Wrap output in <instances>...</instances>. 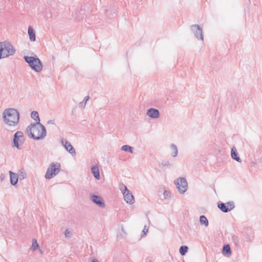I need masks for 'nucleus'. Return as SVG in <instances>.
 <instances>
[{
    "label": "nucleus",
    "instance_id": "aec40b11",
    "mask_svg": "<svg viewBox=\"0 0 262 262\" xmlns=\"http://www.w3.org/2000/svg\"><path fill=\"white\" fill-rule=\"evenodd\" d=\"M31 118L35 120L36 122H40V119L37 112L33 111L31 114Z\"/></svg>",
    "mask_w": 262,
    "mask_h": 262
},
{
    "label": "nucleus",
    "instance_id": "9d476101",
    "mask_svg": "<svg viewBox=\"0 0 262 262\" xmlns=\"http://www.w3.org/2000/svg\"><path fill=\"white\" fill-rule=\"evenodd\" d=\"M90 200L100 207L104 208L105 206L104 202L100 196L92 194L90 195Z\"/></svg>",
    "mask_w": 262,
    "mask_h": 262
},
{
    "label": "nucleus",
    "instance_id": "4468645a",
    "mask_svg": "<svg viewBox=\"0 0 262 262\" xmlns=\"http://www.w3.org/2000/svg\"><path fill=\"white\" fill-rule=\"evenodd\" d=\"M231 156L233 159L235 160V161L241 162L242 160L239 158V157L238 156V152L237 151L236 148L235 147H233L231 149Z\"/></svg>",
    "mask_w": 262,
    "mask_h": 262
},
{
    "label": "nucleus",
    "instance_id": "7ed1b4c3",
    "mask_svg": "<svg viewBox=\"0 0 262 262\" xmlns=\"http://www.w3.org/2000/svg\"><path fill=\"white\" fill-rule=\"evenodd\" d=\"M16 50L8 41L0 42V59L7 58L15 54Z\"/></svg>",
    "mask_w": 262,
    "mask_h": 262
},
{
    "label": "nucleus",
    "instance_id": "412c9836",
    "mask_svg": "<svg viewBox=\"0 0 262 262\" xmlns=\"http://www.w3.org/2000/svg\"><path fill=\"white\" fill-rule=\"evenodd\" d=\"M39 248L38 244L37 243V242L36 239L33 238L32 239V246L31 247V249L32 251H35Z\"/></svg>",
    "mask_w": 262,
    "mask_h": 262
},
{
    "label": "nucleus",
    "instance_id": "c756f323",
    "mask_svg": "<svg viewBox=\"0 0 262 262\" xmlns=\"http://www.w3.org/2000/svg\"><path fill=\"white\" fill-rule=\"evenodd\" d=\"M48 124H55V120H49L47 122Z\"/></svg>",
    "mask_w": 262,
    "mask_h": 262
},
{
    "label": "nucleus",
    "instance_id": "a878e982",
    "mask_svg": "<svg viewBox=\"0 0 262 262\" xmlns=\"http://www.w3.org/2000/svg\"><path fill=\"white\" fill-rule=\"evenodd\" d=\"M86 104V103H85V102H84L83 101H82V102H80V103H79L78 106L80 108L83 110V109H84V108L85 107Z\"/></svg>",
    "mask_w": 262,
    "mask_h": 262
},
{
    "label": "nucleus",
    "instance_id": "cd10ccee",
    "mask_svg": "<svg viewBox=\"0 0 262 262\" xmlns=\"http://www.w3.org/2000/svg\"><path fill=\"white\" fill-rule=\"evenodd\" d=\"M163 195L165 199H167L170 196L169 192L166 190H165L163 192Z\"/></svg>",
    "mask_w": 262,
    "mask_h": 262
},
{
    "label": "nucleus",
    "instance_id": "dca6fc26",
    "mask_svg": "<svg viewBox=\"0 0 262 262\" xmlns=\"http://www.w3.org/2000/svg\"><path fill=\"white\" fill-rule=\"evenodd\" d=\"M28 34L29 38L31 41H35L36 40L35 33L34 29L31 26L28 28Z\"/></svg>",
    "mask_w": 262,
    "mask_h": 262
},
{
    "label": "nucleus",
    "instance_id": "f257e3e1",
    "mask_svg": "<svg viewBox=\"0 0 262 262\" xmlns=\"http://www.w3.org/2000/svg\"><path fill=\"white\" fill-rule=\"evenodd\" d=\"M26 132L30 138L35 140L42 139L47 135L45 127L40 122L31 124L27 127Z\"/></svg>",
    "mask_w": 262,
    "mask_h": 262
},
{
    "label": "nucleus",
    "instance_id": "393cba45",
    "mask_svg": "<svg viewBox=\"0 0 262 262\" xmlns=\"http://www.w3.org/2000/svg\"><path fill=\"white\" fill-rule=\"evenodd\" d=\"M64 235L66 237L70 238L72 235V233L68 229H66L64 231Z\"/></svg>",
    "mask_w": 262,
    "mask_h": 262
},
{
    "label": "nucleus",
    "instance_id": "2eb2a0df",
    "mask_svg": "<svg viewBox=\"0 0 262 262\" xmlns=\"http://www.w3.org/2000/svg\"><path fill=\"white\" fill-rule=\"evenodd\" d=\"M10 182L12 185H15L18 182V174L16 173L13 172L11 171H9Z\"/></svg>",
    "mask_w": 262,
    "mask_h": 262
},
{
    "label": "nucleus",
    "instance_id": "0eeeda50",
    "mask_svg": "<svg viewBox=\"0 0 262 262\" xmlns=\"http://www.w3.org/2000/svg\"><path fill=\"white\" fill-rule=\"evenodd\" d=\"M25 141L23 133L20 131H17L14 136L13 144L14 146L17 149H20V146Z\"/></svg>",
    "mask_w": 262,
    "mask_h": 262
},
{
    "label": "nucleus",
    "instance_id": "a211bd4d",
    "mask_svg": "<svg viewBox=\"0 0 262 262\" xmlns=\"http://www.w3.org/2000/svg\"><path fill=\"white\" fill-rule=\"evenodd\" d=\"M91 171L94 177L97 179H100V173L99 168L97 166H94L91 168Z\"/></svg>",
    "mask_w": 262,
    "mask_h": 262
},
{
    "label": "nucleus",
    "instance_id": "b1692460",
    "mask_svg": "<svg viewBox=\"0 0 262 262\" xmlns=\"http://www.w3.org/2000/svg\"><path fill=\"white\" fill-rule=\"evenodd\" d=\"M188 247L187 246H183L180 248V253L181 255H184L187 252L188 250Z\"/></svg>",
    "mask_w": 262,
    "mask_h": 262
},
{
    "label": "nucleus",
    "instance_id": "f03ea898",
    "mask_svg": "<svg viewBox=\"0 0 262 262\" xmlns=\"http://www.w3.org/2000/svg\"><path fill=\"white\" fill-rule=\"evenodd\" d=\"M3 118L7 125L14 126L19 123V114L16 109L7 108L3 113Z\"/></svg>",
    "mask_w": 262,
    "mask_h": 262
},
{
    "label": "nucleus",
    "instance_id": "5701e85b",
    "mask_svg": "<svg viewBox=\"0 0 262 262\" xmlns=\"http://www.w3.org/2000/svg\"><path fill=\"white\" fill-rule=\"evenodd\" d=\"M121 150L125 151H128L131 154L133 153V147L127 145L122 146Z\"/></svg>",
    "mask_w": 262,
    "mask_h": 262
},
{
    "label": "nucleus",
    "instance_id": "20e7f679",
    "mask_svg": "<svg viewBox=\"0 0 262 262\" xmlns=\"http://www.w3.org/2000/svg\"><path fill=\"white\" fill-rule=\"evenodd\" d=\"M32 54L34 56H25L24 59L33 70L36 72H40L43 68L42 63L36 55L34 53H32Z\"/></svg>",
    "mask_w": 262,
    "mask_h": 262
},
{
    "label": "nucleus",
    "instance_id": "4be33fe9",
    "mask_svg": "<svg viewBox=\"0 0 262 262\" xmlns=\"http://www.w3.org/2000/svg\"><path fill=\"white\" fill-rule=\"evenodd\" d=\"M222 252L223 254H230L231 253L230 247L229 245H225L223 247Z\"/></svg>",
    "mask_w": 262,
    "mask_h": 262
},
{
    "label": "nucleus",
    "instance_id": "c85d7f7f",
    "mask_svg": "<svg viewBox=\"0 0 262 262\" xmlns=\"http://www.w3.org/2000/svg\"><path fill=\"white\" fill-rule=\"evenodd\" d=\"M90 99V97L89 96H85L83 99V101L85 102V103H87L88 101Z\"/></svg>",
    "mask_w": 262,
    "mask_h": 262
},
{
    "label": "nucleus",
    "instance_id": "6e6552de",
    "mask_svg": "<svg viewBox=\"0 0 262 262\" xmlns=\"http://www.w3.org/2000/svg\"><path fill=\"white\" fill-rule=\"evenodd\" d=\"M191 30L194 35L195 37L202 42L204 41V36L203 34V30L198 25H193L191 26Z\"/></svg>",
    "mask_w": 262,
    "mask_h": 262
},
{
    "label": "nucleus",
    "instance_id": "bb28decb",
    "mask_svg": "<svg viewBox=\"0 0 262 262\" xmlns=\"http://www.w3.org/2000/svg\"><path fill=\"white\" fill-rule=\"evenodd\" d=\"M148 229L147 228V227L146 226H145L142 230V233H143L142 236H145L146 235L147 233L148 232Z\"/></svg>",
    "mask_w": 262,
    "mask_h": 262
},
{
    "label": "nucleus",
    "instance_id": "1a4fd4ad",
    "mask_svg": "<svg viewBox=\"0 0 262 262\" xmlns=\"http://www.w3.org/2000/svg\"><path fill=\"white\" fill-rule=\"evenodd\" d=\"M122 187L124 188L123 194L125 201L129 204H134L135 199L132 193L128 189L126 186L123 185Z\"/></svg>",
    "mask_w": 262,
    "mask_h": 262
},
{
    "label": "nucleus",
    "instance_id": "6ab92c4d",
    "mask_svg": "<svg viewBox=\"0 0 262 262\" xmlns=\"http://www.w3.org/2000/svg\"><path fill=\"white\" fill-rule=\"evenodd\" d=\"M200 222L202 225H204L205 227L208 226V220L204 215H201L200 217Z\"/></svg>",
    "mask_w": 262,
    "mask_h": 262
},
{
    "label": "nucleus",
    "instance_id": "9b49d317",
    "mask_svg": "<svg viewBox=\"0 0 262 262\" xmlns=\"http://www.w3.org/2000/svg\"><path fill=\"white\" fill-rule=\"evenodd\" d=\"M218 207L223 212H228L234 208V205L232 202H230L226 204L222 203L218 204Z\"/></svg>",
    "mask_w": 262,
    "mask_h": 262
},
{
    "label": "nucleus",
    "instance_id": "f8f14e48",
    "mask_svg": "<svg viewBox=\"0 0 262 262\" xmlns=\"http://www.w3.org/2000/svg\"><path fill=\"white\" fill-rule=\"evenodd\" d=\"M146 115L151 119H158L160 117L159 110L154 108H149L146 112Z\"/></svg>",
    "mask_w": 262,
    "mask_h": 262
},
{
    "label": "nucleus",
    "instance_id": "423d86ee",
    "mask_svg": "<svg viewBox=\"0 0 262 262\" xmlns=\"http://www.w3.org/2000/svg\"><path fill=\"white\" fill-rule=\"evenodd\" d=\"M175 184L180 193L183 194L187 190L188 183L185 178H179L177 179Z\"/></svg>",
    "mask_w": 262,
    "mask_h": 262
},
{
    "label": "nucleus",
    "instance_id": "ddd939ff",
    "mask_svg": "<svg viewBox=\"0 0 262 262\" xmlns=\"http://www.w3.org/2000/svg\"><path fill=\"white\" fill-rule=\"evenodd\" d=\"M61 143L62 145L66 149L67 151H68L71 154H72V155H76L75 150L70 142H69L67 140L62 139L61 140Z\"/></svg>",
    "mask_w": 262,
    "mask_h": 262
},
{
    "label": "nucleus",
    "instance_id": "7c9ffc66",
    "mask_svg": "<svg viewBox=\"0 0 262 262\" xmlns=\"http://www.w3.org/2000/svg\"><path fill=\"white\" fill-rule=\"evenodd\" d=\"M162 164L164 165V166H170V164L169 163L168 161H164V162L162 163Z\"/></svg>",
    "mask_w": 262,
    "mask_h": 262
},
{
    "label": "nucleus",
    "instance_id": "f3484780",
    "mask_svg": "<svg viewBox=\"0 0 262 262\" xmlns=\"http://www.w3.org/2000/svg\"><path fill=\"white\" fill-rule=\"evenodd\" d=\"M171 150V155L172 157L175 158L178 156V150L177 146L173 143L170 144V146Z\"/></svg>",
    "mask_w": 262,
    "mask_h": 262
},
{
    "label": "nucleus",
    "instance_id": "2f4dec72",
    "mask_svg": "<svg viewBox=\"0 0 262 262\" xmlns=\"http://www.w3.org/2000/svg\"><path fill=\"white\" fill-rule=\"evenodd\" d=\"M92 262H99V261L96 259H94L92 260Z\"/></svg>",
    "mask_w": 262,
    "mask_h": 262
},
{
    "label": "nucleus",
    "instance_id": "39448f33",
    "mask_svg": "<svg viewBox=\"0 0 262 262\" xmlns=\"http://www.w3.org/2000/svg\"><path fill=\"white\" fill-rule=\"evenodd\" d=\"M61 168L60 164L59 163H51L48 168L45 174V178L50 180L55 177L60 171Z\"/></svg>",
    "mask_w": 262,
    "mask_h": 262
}]
</instances>
